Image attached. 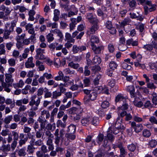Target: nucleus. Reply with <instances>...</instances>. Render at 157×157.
<instances>
[{"label":"nucleus","mask_w":157,"mask_h":157,"mask_svg":"<svg viewBox=\"0 0 157 157\" xmlns=\"http://www.w3.org/2000/svg\"><path fill=\"white\" fill-rule=\"evenodd\" d=\"M44 89L43 87L40 88L37 91V96H39L42 95L43 93Z\"/></svg>","instance_id":"obj_55"},{"label":"nucleus","mask_w":157,"mask_h":157,"mask_svg":"<svg viewBox=\"0 0 157 157\" xmlns=\"http://www.w3.org/2000/svg\"><path fill=\"white\" fill-rule=\"evenodd\" d=\"M121 121H119L116 119V121L115 124V129H120L122 130V131L124 129L125 127L123 125L121 124L122 123H123Z\"/></svg>","instance_id":"obj_10"},{"label":"nucleus","mask_w":157,"mask_h":157,"mask_svg":"<svg viewBox=\"0 0 157 157\" xmlns=\"http://www.w3.org/2000/svg\"><path fill=\"white\" fill-rule=\"evenodd\" d=\"M128 108V103H124L121 106H119L118 107L119 110H121L122 111H126Z\"/></svg>","instance_id":"obj_30"},{"label":"nucleus","mask_w":157,"mask_h":157,"mask_svg":"<svg viewBox=\"0 0 157 157\" xmlns=\"http://www.w3.org/2000/svg\"><path fill=\"white\" fill-rule=\"evenodd\" d=\"M97 14L99 16H103L105 15V17H107V15L106 14L103 13L101 9H99L97 11Z\"/></svg>","instance_id":"obj_59"},{"label":"nucleus","mask_w":157,"mask_h":157,"mask_svg":"<svg viewBox=\"0 0 157 157\" xmlns=\"http://www.w3.org/2000/svg\"><path fill=\"white\" fill-rule=\"evenodd\" d=\"M134 105L136 107L140 108L143 106L144 104L143 102L141 101H133Z\"/></svg>","instance_id":"obj_38"},{"label":"nucleus","mask_w":157,"mask_h":157,"mask_svg":"<svg viewBox=\"0 0 157 157\" xmlns=\"http://www.w3.org/2000/svg\"><path fill=\"white\" fill-rule=\"evenodd\" d=\"M104 139V135L102 134L99 133L97 138V142L98 144H100Z\"/></svg>","instance_id":"obj_27"},{"label":"nucleus","mask_w":157,"mask_h":157,"mask_svg":"<svg viewBox=\"0 0 157 157\" xmlns=\"http://www.w3.org/2000/svg\"><path fill=\"white\" fill-rule=\"evenodd\" d=\"M68 66L75 69H77L79 67V65L78 63H74L73 61L69 63Z\"/></svg>","instance_id":"obj_31"},{"label":"nucleus","mask_w":157,"mask_h":157,"mask_svg":"<svg viewBox=\"0 0 157 157\" xmlns=\"http://www.w3.org/2000/svg\"><path fill=\"white\" fill-rule=\"evenodd\" d=\"M101 59L98 56H95L93 59V62L94 63L98 65L101 62Z\"/></svg>","instance_id":"obj_16"},{"label":"nucleus","mask_w":157,"mask_h":157,"mask_svg":"<svg viewBox=\"0 0 157 157\" xmlns=\"http://www.w3.org/2000/svg\"><path fill=\"white\" fill-rule=\"evenodd\" d=\"M69 1H60L59 3L60 6L64 9H67L68 8Z\"/></svg>","instance_id":"obj_15"},{"label":"nucleus","mask_w":157,"mask_h":157,"mask_svg":"<svg viewBox=\"0 0 157 157\" xmlns=\"http://www.w3.org/2000/svg\"><path fill=\"white\" fill-rule=\"evenodd\" d=\"M109 103L108 101H104L101 103V106L102 108L106 109L109 106Z\"/></svg>","instance_id":"obj_28"},{"label":"nucleus","mask_w":157,"mask_h":157,"mask_svg":"<svg viewBox=\"0 0 157 157\" xmlns=\"http://www.w3.org/2000/svg\"><path fill=\"white\" fill-rule=\"evenodd\" d=\"M149 121L151 123L157 124V119H156L155 117H151L149 119Z\"/></svg>","instance_id":"obj_48"},{"label":"nucleus","mask_w":157,"mask_h":157,"mask_svg":"<svg viewBox=\"0 0 157 157\" xmlns=\"http://www.w3.org/2000/svg\"><path fill=\"white\" fill-rule=\"evenodd\" d=\"M90 29V31H87L86 34L88 35H90L91 34L94 33L95 32L98 30V27L97 24H94Z\"/></svg>","instance_id":"obj_9"},{"label":"nucleus","mask_w":157,"mask_h":157,"mask_svg":"<svg viewBox=\"0 0 157 157\" xmlns=\"http://www.w3.org/2000/svg\"><path fill=\"white\" fill-rule=\"evenodd\" d=\"M9 132V131L8 129L3 130L1 133V134L3 136H4L8 135Z\"/></svg>","instance_id":"obj_57"},{"label":"nucleus","mask_w":157,"mask_h":157,"mask_svg":"<svg viewBox=\"0 0 157 157\" xmlns=\"http://www.w3.org/2000/svg\"><path fill=\"white\" fill-rule=\"evenodd\" d=\"M105 25L106 28L109 30H111L113 28V25L111 21H107Z\"/></svg>","instance_id":"obj_42"},{"label":"nucleus","mask_w":157,"mask_h":157,"mask_svg":"<svg viewBox=\"0 0 157 157\" xmlns=\"http://www.w3.org/2000/svg\"><path fill=\"white\" fill-rule=\"evenodd\" d=\"M127 90L129 92L130 97L132 98H134L135 100L137 98L136 95V92H135V88L133 85H131L127 87Z\"/></svg>","instance_id":"obj_4"},{"label":"nucleus","mask_w":157,"mask_h":157,"mask_svg":"<svg viewBox=\"0 0 157 157\" xmlns=\"http://www.w3.org/2000/svg\"><path fill=\"white\" fill-rule=\"evenodd\" d=\"M98 114L101 117H103L105 115V113L102 109H99L98 111Z\"/></svg>","instance_id":"obj_54"},{"label":"nucleus","mask_w":157,"mask_h":157,"mask_svg":"<svg viewBox=\"0 0 157 157\" xmlns=\"http://www.w3.org/2000/svg\"><path fill=\"white\" fill-rule=\"evenodd\" d=\"M90 67L88 66H85L84 67V71L83 74L85 76H89L90 74V72L89 69Z\"/></svg>","instance_id":"obj_29"},{"label":"nucleus","mask_w":157,"mask_h":157,"mask_svg":"<svg viewBox=\"0 0 157 157\" xmlns=\"http://www.w3.org/2000/svg\"><path fill=\"white\" fill-rule=\"evenodd\" d=\"M98 96V92L96 91H92L88 95V98H87L86 96H85L84 98V102L87 103L89 102L90 100L94 101L96 99Z\"/></svg>","instance_id":"obj_2"},{"label":"nucleus","mask_w":157,"mask_h":157,"mask_svg":"<svg viewBox=\"0 0 157 157\" xmlns=\"http://www.w3.org/2000/svg\"><path fill=\"white\" fill-rule=\"evenodd\" d=\"M83 83L85 86H88L90 84V81L89 78L85 77L83 80Z\"/></svg>","instance_id":"obj_36"},{"label":"nucleus","mask_w":157,"mask_h":157,"mask_svg":"<svg viewBox=\"0 0 157 157\" xmlns=\"http://www.w3.org/2000/svg\"><path fill=\"white\" fill-rule=\"evenodd\" d=\"M43 76L46 77L47 79H48L52 78L51 74H48L47 73H45L43 74Z\"/></svg>","instance_id":"obj_64"},{"label":"nucleus","mask_w":157,"mask_h":157,"mask_svg":"<svg viewBox=\"0 0 157 157\" xmlns=\"http://www.w3.org/2000/svg\"><path fill=\"white\" fill-rule=\"evenodd\" d=\"M127 114V112L126 111H122L120 112V110H119V112L118 113V117L117 118V120L122 122L124 121V120L123 119V118L125 116L126 114Z\"/></svg>","instance_id":"obj_8"},{"label":"nucleus","mask_w":157,"mask_h":157,"mask_svg":"<svg viewBox=\"0 0 157 157\" xmlns=\"http://www.w3.org/2000/svg\"><path fill=\"white\" fill-rule=\"evenodd\" d=\"M9 65L11 66H14L15 65V61L14 59H10L8 60Z\"/></svg>","instance_id":"obj_49"},{"label":"nucleus","mask_w":157,"mask_h":157,"mask_svg":"<svg viewBox=\"0 0 157 157\" xmlns=\"http://www.w3.org/2000/svg\"><path fill=\"white\" fill-rule=\"evenodd\" d=\"M62 80L65 83L67 82L69 84H71V83H73V80H72V81L69 80V77L68 76H65L63 78V79Z\"/></svg>","instance_id":"obj_41"},{"label":"nucleus","mask_w":157,"mask_h":157,"mask_svg":"<svg viewBox=\"0 0 157 157\" xmlns=\"http://www.w3.org/2000/svg\"><path fill=\"white\" fill-rule=\"evenodd\" d=\"M86 18L92 24H98V20L97 18V16L92 13H87Z\"/></svg>","instance_id":"obj_1"},{"label":"nucleus","mask_w":157,"mask_h":157,"mask_svg":"<svg viewBox=\"0 0 157 157\" xmlns=\"http://www.w3.org/2000/svg\"><path fill=\"white\" fill-rule=\"evenodd\" d=\"M66 63V59L65 58L62 59L61 60L59 58L54 59V64L56 66H59V67L64 66Z\"/></svg>","instance_id":"obj_5"},{"label":"nucleus","mask_w":157,"mask_h":157,"mask_svg":"<svg viewBox=\"0 0 157 157\" xmlns=\"http://www.w3.org/2000/svg\"><path fill=\"white\" fill-rule=\"evenodd\" d=\"M143 48L146 50L147 51L152 52V50L153 49L152 44H148L145 45L143 47Z\"/></svg>","instance_id":"obj_23"},{"label":"nucleus","mask_w":157,"mask_h":157,"mask_svg":"<svg viewBox=\"0 0 157 157\" xmlns=\"http://www.w3.org/2000/svg\"><path fill=\"white\" fill-rule=\"evenodd\" d=\"M72 50L74 53H77L78 51H79V47H77L76 45H74L73 46Z\"/></svg>","instance_id":"obj_62"},{"label":"nucleus","mask_w":157,"mask_h":157,"mask_svg":"<svg viewBox=\"0 0 157 157\" xmlns=\"http://www.w3.org/2000/svg\"><path fill=\"white\" fill-rule=\"evenodd\" d=\"M91 47L94 53L96 54L101 53V50L104 49V46L103 45L97 47L96 45H93Z\"/></svg>","instance_id":"obj_6"},{"label":"nucleus","mask_w":157,"mask_h":157,"mask_svg":"<svg viewBox=\"0 0 157 157\" xmlns=\"http://www.w3.org/2000/svg\"><path fill=\"white\" fill-rule=\"evenodd\" d=\"M13 118V116L12 115L8 116L4 118V121L5 123L6 124L10 123V121Z\"/></svg>","instance_id":"obj_33"},{"label":"nucleus","mask_w":157,"mask_h":157,"mask_svg":"<svg viewBox=\"0 0 157 157\" xmlns=\"http://www.w3.org/2000/svg\"><path fill=\"white\" fill-rule=\"evenodd\" d=\"M123 100H125V97L121 94H118L116 97L115 101L116 103L120 102Z\"/></svg>","instance_id":"obj_19"},{"label":"nucleus","mask_w":157,"mask_h":157,"mask_svg":"<svg viewBox=\"0 0 157 157\" xmlns=\"http://www.w3.org/2000/svg\"><path fill=\"white\" fill-rule=\"evenodd\" d=\"M90 124H91L94 126H96L98 125V119L96 117H94L93 118L90 117Z\"/></svg>","instance_id":"obj_24"},{"label":"nucleus","mask_w":157,"mask_h":157,"mask_svg":"<svg viewBox=\"0 0 157 157\" xmlns=\"http://www.w3.org/2000/svg\"><path fill=\"white\" fill-rule=\"evenodd\" d=\"M2 147H3V151H10V145L7 144L6 146L5 145L3 144Z\"/></svg>","instance_id":"obj_51"},{"label":"nucleus","mask_w":157,"mask_h":157,"mask_svg":"<svg viewBox=\"0 0 157 157\" xmlns=\"http://www.w3.org/2000/svg\"><path fill=\"white\" fill-rule=\"evenodd\" d=\"M108 49L109 52L111 53H113L115 50L113 45L111 44H109L108 46Z\"/></svg>","instance_id":"obj_46"},{"label":"nucleus","mask_w":157,"mask_h":157,"mask_svg":"<svg viewBox=\"0 0 157 157\" xmlns=\"http://www.w3.org/2000/svg\"><path fill=\"white\" fill-rule=\"evenodd\" d=\"M26 150V147H23L20 149L18 152V155L19 156H23L26 155V153L25 151Z\"/></svg>","instance_id":"obj_20"},{"label":"nucleus","mask_w":157,"mask_h":157,"mask_svg":"<svg viewBox=\"0 0 157 157\" xmlns=\"http://www.w3.org/2000/svg\"><path fill=\"white\" fill-rule=\"evenodd\" d=\"M76 131V126L74 124H71L68 127L67 132L69 133L74 134Z\"/></svg>","instance_id":"obj_12"},{"label":"nucleus","mask_w":157,"mask_h":157,"mask_svg":"<svg viewBox=\"0 0 157 157\" xmlns=\"http://www.w3.org/2000/svg\"><path fill=\"white\" fill-rule=\"evenodd\" d=\"M151 68L152 69H154L155 70L156 73H157V63H153L150 66Z\"/></svg>","instance_id":"obj_56"},{"label":"nucleus","mask_w":157,"mask_h":157,"mask_svg":"<svg viewBox=\"0 0 157 157\" xmlns=\"http://www.w3.org/2000/svg\"><path fill=\"white\" fill-rule=\"evenodd\" d=\"M118 147L120 150V157H125V155L127 154V152L125 151L124 148L122 147H120V145H119Z\"/></svg>","instance_id":"obj_17"},{"label":"nucleus","mask_w":157,"mask_h":157,"mask_svg":"<svg viewBox=\"0 0 157 157\" xmlns=\"http://www.w3.org/2000/svg\"><path fill=\"white\" fill-rule=\"evenodd\" d=\"M134 120L137 122H139L142 121V119L137 116H135L133 117Z\"/></svg>","instance_id":"obj_61"},{"label":"nucleus","mask_w":157,"mask_h":157,"mask_svg":"<svg viewBox=\"0 0 157 157\" xmlns=\"http://www.w3.org/2000/svg\"><path fill=\"white\" fill-rule=\"evenodd\" d=\"M101 78V75H97L96 78L94 80V83L95 86L98 85L99 82V80Z\"/></svg>","instance_id":"obj_34"},{"label":"nucleus","mask_w":157,"mask_h":157,"mask_svg":"<svg viewBox=\"0 0 157 157\" xmlns=\"http://www.w3.org/2000/svg\"><path fill=\"white\" fill-rule=\"evenodd\" d=\"M141 93H144V87H141L139 89H137L136 91V95H138L139 97H142Z\"/></svg>","instance_id":"obj_35"},{"label":"nucleus","mask_w":157,"mask_h":157,"mask_svg":"<svg viewBox=\"0 0 157 157\" xmlns=\"http://www.w3.org/2000/svg\"><path fill=\"white\" fill-rule=\"evenodd\" d=\"M147 87L148 88L151 89H155L156 88V86L152 82H148L147 84Z\"/></svg>","instance_id":"obj_45"},{"label":"nucleus","mask_w":157,"mask_h":157,"mask_svg":"<svg viewBox=\"0 0 157 157\" xmlns=\"http://www.w3.org/2000/svg\"><path fill=\"white\" fill-rule=\"evenodd\" d=\"M36 55L35 58L36 59L38 60H44L46 59L45 56L43 55V53L41 52L39 54L37 55V51L36 50Z\"/></svg>","instance_id":"obj_18"},{"label":"nucleus","mask_w":157,"mask_h":157,"mask_svg":"<svg viewBox=\"0 0 157 157\" xmlns=\"http://www.w3.org/2000/svg\"><path fill=\"white\" fill-rule=\"evenodd\" d=\"M116 80L114 79H111L108 80L109 85L111 88H113L115 86Z\"/></svg>","instance_id":"obj_39"},{"label":"nucleus","mask_w":157,"mask_h":157,"mask_svg":"<svg viewBox=\"0 0 157 157\" xmlns=\"http://www.w3.org/2000/svg\"><path fill=\"white\" fill-rule=\"evenodd\" d=\"M12 133L13 136V140H15V141H17L18 140L19 138V135L18 133L14 131H13L12 132Z\"/></svg>","instance_id":"obj_53"},{"label":"nucleus","mask_w":157,"mask_h":157,"mask_svg":"<svg viewBox=\"0 0 157 157\" xmlns=\"http://www.w3.org/2000/svg\"><path fill=\"white\" fill-rule=\"evenodd\" d=\"M109 66L110 69L114 70L117 69L118 64L115 61H111L109 63Z\"/></svg>","instance_id":"obj_14"},{"label":"nucleus","mask_w":157,"mask_h":157,"mask_svg":"<svg viewBox=\"0 0 157 157\" xmlns=\"http://www.w3.org/2000/svg\"><path fill=\"white\" fill-rule=\"evenodd\" d=\"M91 44L90 46L91 47L93 45H95V43L98 44L99 42V40L98 37L94 35L92 36L90 39Z\"/></svg>","instance_id":"obj_11"},{"label":"nucleus","mask_w":157,"mask_h":157,"mask_svg":"<svg viewBox=\"0 0 157 157\" xmlns=\"http://www.w3.org/2000/svg\"><path fill=\"white\" fill-rule=\"evenodd\" d=\"M139 29L140 33L143 32L144 29V24L142 23H141L139 26Z\"/></svg>","instance_id":"obj_58"},{"label":"nucleus","mask_w":157,"mask_h":157,"mask_svg":"<svg viewBox=\"0 0 157 157\" xmlns=\"http://www.w3.org/2000/svg\"><path fill=\"white\" fill-rule=\"evenodd\" d=\"M114 70H112L111 69H108L106 71V75H108L110 77H112L113 75V72Z\"/></svg>","instance_id":"obj_50"},{"label":"nucleus","mask_w":157,"mask_h":157,"mask_svg":"<svg viewBox=\"0 0 157 157\" xmlns=\"http://www.w3.org/2000/svg\"><path fill=\"white\" fill-rule=\"evenodd\" d=\"M90 117H85L81 121V122L83 126H86L90 124Z\"/></svg>","instance_id":"obj_13"},{"label":"nucleus","mask_w":157,"mask_h":157,"mask_svg":"<svg viewBox=\"0 0 157 157\" xmlns=\"http://www.w3.org/2000/svg\"><path fill=\"white\" fill-rule=\"evenodd\" d=\"M125 117L124 121H128L131 120L132 118V116L130 113H127V114H126Z\"/></svg>","instance_id":"obj_52"},{"label":"nucleus","mask_w":157,"mask_h":157,"mask_svg":"<svg viewBox=\"0 0 157 157\" xmlns=\"http://www.w3.org/2000/svg\"><path fill=\"white\" fill-rule=\"evenodd\" d=\"M6 77L5 81L6 83H9L10 82H13V79L11 78L12 77V75H9L7 73H6L5 74Z\"/></svg>","instance_id":"obj_21"},{"label":"nucleus","mask_w":157,"mask_h":157,"mask_svg":"<svg viewBox=\"0 0 157 157\" xmlns=\"http://www.w3.org/2000/svg\"><path fill=\"white\" fill-rule=\"evenodd\" d=\"M143 135L145 137H149L151 135V133L149 130L147 129H144L143 131Z\"/></svg>","instance_id":"obj_25"},{"label":"nucleus","mask_w":157,"mask_h":157,"mask_svg":"<svg viewBox=\"0 0 157 157\" xmlns=\"http://www.w3.org/2000/svg\"><path fill=\"white\" fill-rule=\"evenodd\" d=\"M121 67L124 69L127 70H131L133 69L131 65H128L125 62L121 64Z\"/></svg>","instance_id":"obj_22"},{"label":"nucleus","mask_w":157,"mask_h":157,"mask_svg":"<svg viewBox=\"0 0 157 157\" xmlns=\"http://www.w3.org/2000/svg\"><path fill=\"white\" fill-rule=\"evenodd\" d=\"M130 2H128L129 6L131 8H132L135 6L136 4V1H130Z\"/></svg>","instance_id":"obj_63"},{"label":"nucleus","mask_w":157,"mask_h":157,"mask_svg":"<svg viewBox=\"0 0 157 157\" xmlns=\"http://www.w3.org/2000/svg\"><path fill=\"white\" fill-rule=\"evenodd\" d=\"M35 148L29 145L27 147V151L28 152L29 154H31L33 153L34 150Z\"/></svg>","instance_id":"obj_43"},{"label":"nucleus","mask_w":157,"mask_h":157,"mask_svg":"<svg viewBox=\"0 0 157 157\" xmlns=\"http://www.w3.org/2000/svg\"><path fill=\"white\" fill-rule=\"evenodd\" d=\"M106 138H107V140L111 141L114 140V138L113 135L108 132H107L106 137Z\"/></svg>","instance_id":"obj_40"},{"label":"nucleus","mask_w":157,"mask_h":157,"mask_svg":"<svg viewBox=\"0 0 157 157\" xmlns=\"http://www.w3.org/2000/svg\"><path fill=\"white\" fill-rule=\"evenodd\" d=\"M126 44L128 46H137L139 44L138 40L137 39L134 40L132 38L128 39L126 41Z\"/></svg>","instance_id":"obj_7"},{"label":"nucleus","mask_w":157,"mask_h":157,"mask_svg":"<svg viewBox=\"0 0 157 157\" xmlns=\"http://www.w3.org/2000/svg\"><path fill=\"white\" fill-rule=\"evenodd\" d=\"M53 34L50 33L48 34L46 36V38L48 39V41L49 42L52 41L54 39L53 37Z\"/></svg>","instance_id":"obj_37"},{"label":"nucleus","mask_w":157,"mask_h":157,"mask_svg":"<svg viewBox=\"0 0 157 157\" xmlns=\"http://www.w3.org/2000/svg\"><path fill=\"white\" fill-rule=\"evenodd\" d=\"M11 32L9 31L8 29H6L4 33V37L5 39H7L9 38V36Z\"/></svg>","instance_id":"obj_44"},{"label":"nucleus","mask_w":157,"mask_h":157,"mask_svg":"<svg viewBox=\"0 0 157 157\" xmlns=\"http://www.w3.org/2000/svg\"><path fill=\"white\" fill-rule=\"evenodd\" d=\"M61 95V92H57L56 91H55L53 92V98L54 99H57L58 96H59Z\"/></svg>","instance_id":"obj_47"},{"label":"nucleus","mask_w":157,"mask_h":157,"mask_svg":"<svg viewBox=\"0 0 157 157\" xmlns=\"http://www.w3.org/2000/svg\"><path fill=\"white\" fill-rule=\"evenodd\" d=\"M131 126L134 129L135 132L137 133L140 132L143 129V126L142 124H136L135 121L132 122Z\"/></svg>","instance_id":"obj_3"},{"label":"nucleus","mask_w":157,"mask_h":157,"mask_svg":"<svg viewBox=\"0 0 157 157\" xmlns=\"http://www.w3.org/2000/svg\"><path fill=\"white\" fill-rule=\"evenodd\" d=\"M127 12L126 9H124L123 10H121L119 11V13L121 15L122 17L125 16Z\"/></svg>","instance_id":"obj_60"},{"label":"nucleus","mask_w":157,"mask_h":157,"mask_svg":"<svg viewBox=\"0 0 157 157\" xmlns=\"http://www.w3.org/2000/svg\"><path fill=\"white\" fill-rule=\"evenodd\" d=\"M127 148L131 152H134L136 149V145L133 143L128 145Z\"/></svg>","instance_id":"obj_32"},{"label":"nucleus","mask_w":157,"mask_h":157,"mask_svg":"<svg viewBox=\"0 0 157 157\" xmlns=\"http://www.w3.org/2000/svg\"><path fill=\"white\" fill-rule=\"evenodd\" d=\"M148 144L151 147H155L157 145V141L156 140L152 139L149 142Z\"/></svg>","instance_id":"obj_26"}]
</instances>
